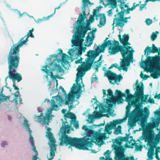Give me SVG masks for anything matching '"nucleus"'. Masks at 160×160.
Wrapping results in <instances>:
<instances>
[{"label": "nucleus", "mask_w": 160, "mask_h": 160, "mask_svg": "<svg viewBox=\"0 0 160 160\" xmlns=\"http://www.w3.org/2000/svg\"><path fill=\"white\" fill-rule=\"evenodd\" d=\"M33 30L34 29L32 28L29 31V32L25 37L22 38L17 45L14 44L11 47L7 57L8 75L6 78L5 80L6 81L7 79L9 78L12 80V86L15 90H17L14 95H20L19 91V88L16 86L15 82L17 81L18 82H19L22 79L21 75L19 73L16 72L20 59L19 54L20 48L28 41L29 37L34 38L32 33Z\"/></svg>", "instance_id": "f257e3e1"}, {"label": "nucleus", "mask_w": 160, "mask_h": 160, "mask_svg": "<svg viewBox=\"0 0 160 160\" xmlns=\"http://www.w3.org/2000/svg\"><path fill=\"white\" fill-rule=\"evenodd\" d=\"M141 83V86L137 85L136 87L137 91L135 92V97L137 99L135 101H131L130 99V101H128V105L126 107V116L127 117L134 116L135 118L138 119L140 118H143L144 115L143 110L141 109L139 106L141 97L144 95V85L142 82Z\"/></svg>", "instance_id": "f03ea898"}, {"label": "nucleus", "mask_w": 160, "mask_h": 160, "mask_svg": "<svg viewBox=\"0 0 160 160\" xmlns=\"http://www.w3.org/2000/svg\"><path fill=\"white\" fill-rule=\"evenodd\" d=\"M62 134L60 139V146H66L69 145L71 146L80 149L85 150L86 148L84 145L88 142H85L83 138H72L66 134L70 132V126L69 124L62 126L61 128Z\"/></svg>", "instance_id": "7ed1b4c3"}, {"label": "nucleus", "mask_w": 160, "mask_h": 160, "mask_svg": "<svg viewBox=\"0 0 160 160\" xmlns=\"http://www.w3.org/2000/svg\"><path fill=\"white\" fill-rule=\"evenodd\" d=\"M86 16L83 14H80L76 22L77 25L75 26V28L76 31L74 34L75 35V40L73 41V43L75 46L82 45V42L84 40V38L85 34L88 30H91L90 25L92 22L89 20H87L85 26L83 25Z\"/></svg>", "instance_id": "20e7f679"}, {"label": "nucleus", "mask_w": 160, "mask_h": 160, "mask_svg": "<svg viewBox=\"0 0 160 160\" xmlns=\"http://www.w3.org/2000/svg\"><path fill=\"white\" fill-rule=\"evenodd\" d=\"M87 133V137H84L83 138L86 142H88L84 144L86 148L85 150H88V147H92L93 145V142L95 143L99 146H101L103 143V140L107 138L105 135V133H100L91 129L89 128L86 125H84L82 128Z\"/></svg>", "instance_id": "39448f33"}, {"label": "nucleus", "mask_w": 160, "mask_h": 160, "mask_svg": "<svg viewBox=\"0 0 160 160\" xmlns=\"http://www.w3.org/2000/svg\"><path fill=\"white\" fill-rule=\"evenodd\" d=\"M108 39V38H106L104 41L105 43L100 46H98L95 50H90L88 52V58H86L85 62H83L82 63H85V65L89 69H91L92 62L99 55L100 53L104 52L105 47L112 44L111 40L107 41Z\"/></svg>", "instance_id": "423d86ee"}, {"label": "nucleus", "mask_w": 160, "mask_h": 160, "mask_svg": "<svg viewBox=\"0 0 160 160\" xmlns=\"http://www.w3.org/2000/svg\"><path fill=\"white\" fill-rule=\"evenodd\" d=\"M60 61V59L58 60L55 59L51 63L49 66L48 67V69H47V66L46 65L43 67V68L44 69H42V70L46 73L47 75L46 77L47 78H48V76L49 75L53 80L55 79L56 77H57L58 78H60L58 76V75H54L52 72L54 70H56L57 72H63L64 70L59 64V63L57 64L55 62V61H57L59 63Z\"/></svg>", "instance_id": "0eeeda50"}, {"label": "nucleus", "mask_w": 160, "mask_h": 160, "mask_svg": "<svg viewBox=\"0 0 160 160\" xmlns=\"http://www.w3.org/2000/svg\"><path fill=\"white\" fill-rule=\"evenodd\" d=\"M114 142L116 144L113 145V148L115 151L116 158L118 160H134L133 157H127L122 159L123 148L121 146L122 142L120 138H116Z\"/></svg>", "instance_id": "6e6552de"}, {"label": "nucleus", "mask_w": 160, "mask_h": 160, "mask_svg": "<svg viewBox=\"0 0 160 160\" xmlns=\"http://www.w3.org/2000/svg\"><path fill=\"white\" fill-rule=\"evenodd\" d=\"M125 11V10H124V11H121L114 15L113 22L116 26H119L122 28L124 26L125 23L128 22V17H124Z\"/></svg>", "instance_id": "1a4fd4ad"}, {"label": "nucleus", "mask_w": 160, "mask_h": 160, "mask_svg": "<svg viewBox=\"0 0 160 160\" xmlns=\"http://www.w3.org/2000/svg\"><path fill=\"white\" fill-rule=\"evenodd\" d=\"M112 44L110 45L108 48V52L110 55H114L120 52L122 58H126L123 50L119 45V42L115 40L113 41Z\"/></svg>", "instance_id": "9d476101"}, {"label": "nucleus", "mask_w": 160, "mask_h": 160, "mask_svg": "<svg viewBox=\"0 0 160 160\" xmlns=\"http://www.w3.org/2000/svg\"><path fill=\"white\" fill-rule=\"evenodd\" d=\"M122 44L123 45H120V47L122 48L126 58L133 61L134 51L131 47L128 46L130 45V43L128 41H125Z\"/></svg>", "instance_id": "9b49d317"}, {"label": "nucleus", "mask_w": 160, "mask_h": 160, "mask_svg": "<svg viewBox=\"0 0 160 160\" xmlns=\"http://www.w3.org/2000/svg\"><path fill=\"white\" fill-rule=\"evenodd\" d=\"M52 108H50L48 110V113L46 114L45 116L42 117L40 116H37V118L39 120L38 122L41 123L42 125H48L51 121L52 120V118L53 117L52 115H51Z\"/></svg>", "instance_id": "f8f14e48"}, {"label": "nucleus", "mask_w": 160, "mask_h": 160, "mask_svg": "<svg viewBox=\"0 0 160 160\" xmlns=\"http://www.w3.org/2000/svg\"><path fill=\"white\" fill-rule=\"evenodd\" d=\"M125 92L127 94L126 95L124 93H123L118 90H116L115 92V95L117 97V102H118L120 100H123L122 97H125L126 98V101H130V99H132L133 97V95L130 93V90L128 89L126 90Z\"/></svg>", "instance_id": "ddd939ff"}, {"label": "nucleus", "mask_w": 160, "mask_h": 160, "mask_svg": "<svg viewBox=\"0 0 160 160\" xmlns=\"http://www.w3.org/2000/svg\"><path fill=\"white\" fill-rule=\"evenodd\" d=\"M125 120H124L123 119H118L113 120L112 122H111L109 124H107L105 127V135L106 133H108L109 134H111L112 132L110 130L112 129H114L116 125L117 124H121Z\"/></svg>", "instance_id": "4468645a"}, {"label": "nucleus", "mask_w": 160, "mask_h": 160, "mask_svg": "<svg viewBox=\"0 0 160 160\" xmlns=\"http://www.w3.org/2000/svg\"><path fill=\"white\" fill-rule=\"evenodd\" d=\"M85 63H82L81 65L79 66L77 68V71H78V73L76 74V82L77 84L80 81L86 73V72L90 69H89L85 65Z\"/></svg>", "instance_id": "2eb2a0df"}, {"label": "nucleus", "mask_w": 160, "mask_h": 160, "mask_svg": "<svg viewBox=\"0 0 160 160\" xmlns=\"http://www.w3.org/2000/svg\"><path fill=\"white\" fill-rule=\"evenodd\" d=\"M121 60L122 61L120 62V67H118V65L117 63L113 64V67L118 69L119 70L123 69L126 72L127 71L128 67L129 66L131 62H133V61L127 58H122Z\"/></svg>", "instance_id": "dca6fc26"}, {"label": "nucleus", "mask_w": 160, "mask_h": 160, "mask_svg": "<svg viewBox=\"0 0 160 160\" xmlns=\"http://www.w3.org/2000/svg\"><path fill=\"white\" fill-rule=\"evenodd\" d=\"M106 76L108 78L110 82L112 84H114V82H112L113 80L114 81V83L117 84L118 81L120 82L123 78L122 76L119 74L118 75L115 73L112 72L110 70H107L106 73Z\"/></svg>", "instance_id": "f3484780"}, {"label": "nucleus", "mask_w": 160, "mask_h": 160, "mask_svg": "<svg viewBox=\"0 0 160 160\" xmlns=\"http://www.w3.org/2000/svg\"><path fill=\"white\" fill-rule=\"evenodd\" d=\"M76 88V87L74 86H72L71 88V91L68 93V97L66 99L65 104L68 106L69 110H70L73 107V106L72 105L69 106L70 104L69 102L74 101L75 97L73 95V94H76L78 93V92L77 91H75V89Z\"/></svg>", "instance_id": "a211bd4d"}, {"label": "nucleus", "mask_w": 160, "mask_h": 160, "mask_svg": "<svg viewBox=\"0 0 160 160\" xmlns=\"http://www.w3.org/2000/svg\"><path fill=\"white\" fill-rule=\"evenodd\" d=\"M155 124L154 122L148 125L147 128L148 129L147 134L145 137L146 138H154V132L153 129L155 128Z\"/></svg>", "instance_id": "6ab92c4d"}, {"label": "nucleus", "mask_w": 160, "mask_h": 160, "mask_svg": "<svg viewBox=\"0 0 160 160\" xmlns=\"http://www.w3.org/2000/svg\"><path fill=\"white\" fill-rule=\"evenodd\" d=\"M144 55H146L147 56H148L151 53H154L157 52L160 53L159 48L158 49L157 47L155 46L154 44H152V47H149L148 46L144 50Z\"/></svg>", "instance_id": "aec40b11"}, {"label": "nucleus", "mask_w": 160, "mask_h": 160, "mask_svg": "<svg viewBox=\"0 0 160 160\" xmlns=\"http://www.w3.org/2000/svg\"><path fill=\"white\" fill-rule=\"evenodd\" d=\"M65 121L64 124L62 126H64L65 124L68 125V121L70 122L72 121L75 120L76 118V117L74 114L72 112H67L65 114H64Z\"/></svg>", "instance_id": "412c9836"}, {"label": "nucleus", "mask_w": 160, "mask_h": 160, "mask_svg": "<svg viewBox=\"0 0 160 160\" xmlns=\"http://www.w3.org/2000/svg\"><path fill=\"white\" fill-rule=\"evenodd\" d=\"M88 35L85 40V45L86 46L89 47L93 43V41L95 38L94 34L92 32H90L88 33Z\"/></svg>", "instance_id": "4be33fe9"}, {"label": "nucleus", "mask_w": 160, "mask_h": 160, "mask_svg": "<svg viewBox=\"0 0 160 160\" xmlns=\"http://www.w3.org/2000/svg\"><path fill=\"white\" fill-rule=\"evenodd\" d=\"M148 142V145L150 146V148H149L148 151V152L153 153L154 154V148L155 146L154 145V142L153 141L154 138H146Z\"/></svg>", "instance_id": "5701e85b"}, {"label": "nucleus", "mask_w": 160, "mask_h": 160, "mask_svg": "<svg viewBox=\"0 0 160 160\" xmlns=\"http://www.w3.org/2000/svg\"><path fill=\"white\" fill-rule=\"evenodd\" d=\"M49 146L50 148V158L48 159V160H50L54 158L55 156V152L57 150V145L56 144H49Z\"/></svg>", "instance_id": "b1692460"}, {"label": "nucleus", "mask_w": 160, "mask_h": 160, "mask_svg": "<svg viewBox=\"0 0 160 160\" xmlns=\"http://www.w3.org/2000/svg\"><path fill=\"white\" fill-rule=\"evenodd\" d=\"M128 120V124L131 127L135 126L136 125V122L138 121L140 119L143 118H140L138 119L135 118L134 116H129Z\"/></svg>", "instance_id": "393cba45"}, {"label": "nucleus", "mask_w": 160, "mask_h": 160, "mask_svg": "<svg viewBox=\"0 0 160 160\" xmlns=\"http://www.w3.org/2000/svg\"><path fill=\"white\" fill-rule=\"evenodd\" d=\"M82 2L83 5L81 7V8L82 10V13L84 16H86V7L88 6V4L92 5H93V3H91L89 0H82Z\"/></svg>", "instance_id": "a878e982"}, {"label": "nucleus", "mask_w": 160, "mask_h": 160, "mask_svg": "<svg viewBox=\"0 0 160 160\" xmlns=\"http://www.w3.org/2000/svg\"><path fill=\"white\" fill-rule=\"evenodd\" d=\"M107 91L108 93L107 96L109 98L106 99L107 102L108 103H113V100L111 98L113 97L112 91L111 89H109Z\"/></svg>", "instance_id": "bb28decb"}, {"label": "nucleus", "mask_w": 160, "mask_h": 160, "mask_svg": "<svg viewBox=\"0 0 160 160\" xmlns=\"http://www.w3.org/2000/svg\"><path fill=\"white\" fill-rule=\"evenodd\" d=\"M47 135H46L47 138L51 142L50 144H55L56 141L55 139L53 137V134L51 132H46Z\"/></svg>", "instance_id": "cd10ccee"}, {"label": "nucleus", "mask_w": 160, "mask_h": 160, "mask_svg": "<svg viewBox=\"0 0 160 160\" xmlns=\"http://www.w3.org/2000/svg\"><path fill=\"white\" fill-rule=\"evenodd\" d=\"M100 22L99 25H98L99 27H101L102 26H104L106 22V18L104 13H100Z\"/></svg>", "instance_id": "c85d7f7f"}, {"label": "nucleus", "mask_w": 160, "mask_h": 160, "mask_svg": "<svg viewBox=\"0 0 160 160\" xmlns=\"http://www.w3.org/2000/svg\"><path fill=\"white\" fill-rule=\"evenodd\" d=\"M123 38H121V35H119V41L121 43H123V42H124L125 41H128L129 39V36L128 34H124L122 36Z\"/></svg>", "instance_id": "c756f323"}, {"label": "nucleus", "mask_w": 160, "mask_h": 160, "mask_svg": "<svg viewBox=\"0 0 160 160\" xmlns=\"http://www.w3.org/2000/svg\"><path fill=\"white\" fill-rule=\"evenodd\" d=\"M70 127H71V126L73 124V126L76 129H78L79 128V124L78 123V121H77L76 120H76H73L72 121H71L70 122Z\"/></svg>", "instance_id": "7c9ffc66"}, {"label": "nucleus", "mask_w": 160, "mask_h": 160, "mask_svg": "<svg viewBox=\"0 0 160 160\" xmlns=\"http://www.w3.org/2000/svg\"><path fill=\"white\" fill-rule=\"evenodd\" d=\"M72 37H73V38L72 39V40H71V42L72 44V45L73 46H75V47H77L78 48H82V51H83L84 52H85L86 49V48L85 47H84L83 48L82 47V45H83V41L82 42V45H81H81L75 46L74 45V44L73 43V41L75 39V35H73Z\"/></svg>", "instance_id": "2f4dec72"}, {"label": "nucleus", "mask_w": 160, "mask_h": 160, "mask_svg": "<svg viewBox=\"0 0 160 160\" xmlns=\"http://www.w3.org/2000/svg\"><path fill=\"white\" fill-rule=\"evenodd\" d=\"M68 56L65 53H63L62 55V57L61 59V62L62 63L66 64L68 62L67 60V58L68 57Z\"/></svg>", "instance_id": "473e14b6"}, {"label": "nucleus", "mask_w": 160, "mask_h": 160, "mask_svg": "<svg viewBox=\"0 0 160 160\" xmlns=\"http://www.w3.org/2000/svg\"><path fill=\"white\" fill-rule=\"evenodd\" d=\"M115 130L114 132V133L116 135H118L121 133L122 132V127L120 125H119L117 128H115Z\"/></svg>", "instance_id": "72a5a7b5"}, {"label": "nucleus", "mask_w": 160, "mask_h": 160, "mask_svg": "<svg viewBox=\"0 0 160 160\" xmlns=\"http://www.w3.org/2000/svg\"><path fill=\"white\" fill-rule=\"evenodd\" d=\"M52 15H49L47 17H44L42 19H38L37 20V22L39 23L46 20H48L52 17Z\"/></svg>", "instance_id": "f704fd0d"}, {"label": "nucleus", "mask_w": 160, "mask_h": 160, "mask_svg": "<svg viewBox=\"0 0 160 160\" xmlns=\"http://www.w3.org/2000/svg\"><path fill=\"white\" fill-rule=\"evenodd\" d=\"M159 34L158 31H156L155 33L153 32L152 33L151 36V39L152 41H154L157 38V34Z\"/></svg>", "instance_id": "c9c22d12"}, {"label": "nucleus", "mask_w": 160, "mask_h": 160, "mask_svg": "<svg viewBox=\"0 0 160 160\" xmlns=\"http://www.w3.org/2000/svg\"><path fill=\"white\" fill-rule=\"evenodd\" d=\"M0 96L2 98H1L0 97V99L1 100V101H6L8 99L9 100H10V96H6L2 94V95H0Z\"/></svg>", "instance_id": "e433bc0d"}, {"label": "nucleus", "mask_w": 160, "mask_h": 160, "mask_svg": "<svg viewBox=\"0 0 160 160\" xmlns=\"http://www.w3.org/2000/svg\"><path fill=\"white\" fill-rule=\"evenodd\" d=\"M52 104L51 108H52L53 110H56L58 108L57 105L56 104V103L54 100L53 99L52 100Z\"/></svg>", "instance_id": "4c0bfd02"}, {"label": "nucleus", "mask_w": 160, "mask_h": 160, "mask_svg": "<svg viewBox=\"0 0 160 160\" xmlns=\"http://www.w3.org/2000/svg\"><path fill=\"white\" fill-rule=\"evenodd\" d=\"M88 119L90 120V122L88 120V121L89 122L91 123H93L94 121V119L95 118V114L94 115H92L90 114H89L88 115Z\"/></svg>", "instance_id": "58836bf2"}, {"label": "nucleus", "mask_w": 160, "mask_h": 160, "mask_svg": "<svg viewBox=\"0 0 160 160\" xmlns=\"http://www.w3.org/2000/svg\"><path fill=\"white\" fill-rule=\"evenodd\" d=\"M126 136L125 137H120L122 142L123 141L127 142L128 141L129 134H128L127 133H126Z\"/></svg>", "instance_id": "ea45409f"}, {"label": "nucleus", "mask_w": 160, "mask_h": 160, "mask_svg": "<svg viewBox=\"0 0 160 160\" xmlns=\"http://www.w3.org/2000/svg\"><path fill=\"white\" fill-rule=\"evenodd\" d=\"M78 52L77 53L78 56H81L82 53V48H77Z\"/></svg>", "instance_id": "a19ab883"}, {"label": "nucleus", "mask_w": 160, "mask_h": 160, "mask_svg": "<svg viewBox=\"0 0 160 160\" xmlns=\"http://www.w3.org/2000/svg\"><path fill=\"white\" fill-rule=\"evenodd\" d=\"M98 81V78L95 74H93L92 78V82H96Z\"/></svg>", "instance_id": "79ce46f5"}, {"label": "nucleus", "mask_w": 160, "mask_h": 160, "mask_svg": "<svg viewBox=\"0 0 160 160\" xmlns=\"http://www.w3.org/2000/svg\"><path fill=\"white\" fill-rule=\"evenodd\" d=\"M148 95H145L144 96H142L141 98V101L142 102H147V100L148 99Z\"/></svg>", "instance_id": "37998d69"}, {"label": "nucleus", "mask_w": 160, "mask_h": 160, "mask_svg": "<svg viewBox=\"0 0 160 160\" xmlns=\"http://www.w3.org/2000/svg\"><path fill=\"white\" fill-rule=\"evenodd\" d=\"M160 118H159L157 119V120H155V128H158L159 124L160 123Z\"/></svg>", "instance_id": "c03bdc74"}, {"label": "nucleus", "mask_w": 160, "mask_h": 160, "mask_svg": "<svg viewBox=\"0 0 160 160\" xmlns=\"http://www.w3.org/2000/svg\"><path fill=\"white\" fill-rule=\"evenodd\" d=\"M140 77L141 78H142L143 80H146L149 77L148 76L142 74H140Z\"/></svg>", "instance_id": "a18cd8bd"}, {"label": "nucleus", "mask_w": 160, "mask_h": 160, "mask_svg": "<svg viewBox=\"0 0 160 160\" xmlns=\"http://www.w3.org/2000/svg\"><path fill=\"white\" fill-rule=\"evenodd\" d=\"M145 22L147 25H150L152 23V20L149 18H147L146 19Z\"/></svg>", "instance_id": "49530a36"}, {"label": "nucleus", "mask_w": 160, "mask_h": 160, "mask_svg": "<svg viewBox=\"0 0 160 160\" xmlns=\"http://www.w3.org/2000/svg\"><path fill=\"white\" fill-rule=\"evenodd\" d=\"M95 16H94L93 15H90L88 20L90 21L91 22H94L95 20L94 17Z\"/></svg>", "instance_id": "de8ad7c7"}, {"label": "nucleus", "mask_w": 160, "mask_h": 160, "mask_svg": "<svg viewBox=\"0 0 160 160\" xmlns=\"http://www.w3.org/2000/svg\"><path fill=\"white\" fill-rule=\"evenodd\" d=\"M154 155V154L148 152V158L150 160H152L153 159V156Z\"/></svg>", "instance_id": "09e8293b"}, {"label": "nucleus", "mask_w": 160, "mask_h": 160, "mask_svg": "<svg viewBox=\"0 0 160 160\" xmlns=\"http://www.w3.org/2000/svg\"><path fill=\"white\" fill-rule=\"evenodd\" d=\"M58 50L59 51V52L57 54H55L54 55H53L52 56L54 55V57L57 58L58 56V55H60L61 54H62L63 53H62V51L61 49H59Z\"/></svg>", "instance_id": "8fccbe9b"}, {"label": "nucleus", "mask_w": 160, "mask_h": 160, "mask_svg": "<svg viewBox=\"0 0 160 160\" xmlns=\"http://www.w3.org/2000/svg\"><path fill=\"white\" fill-rule=\"evenodd\" d=\"M111 7L112 8V9L110 10L109 11H107L108 15L109 17H111L112 14V10L114 8H112V6L111 5Z\"/></svg>", "instance_id": "3c124183"}, {"label": "nucleus", "mask_w": 160, "mask_h": 160, "mask_svg": "<svg viewBox=\"0 0 160 160\" xmlns=\"http://www.w3.org/2000/svg\"><path fill=\"white\" fill-rule=\"evenodd\" d=\"M62 5H63V4L62 3H60V4L59 5L58 7L56 8H55L54 11L53 13L50 15H52V17L55 14V12H56V10L59 9L60 7H61L62 6Z\"/></svg>", "instance_id": "603ef678"}, {"label": "nucleus", "mask_w": 160, "mask_h": 160, "mask_svg": "<svg viewBox=\"0 0 160 160\" xmlns=\"http://www.w3.org/2000/svg\"><path fill=\"white\" fill-rule=\"evenodd\" d=\"M32 146V150L35 152V154H38V152L37 151L36 148V147L34 143L31 144Z\"/></svg>", "instance_id": "864d4df0"}, {"label": "nucleus", "mask_w": 160, "mask_h": 160, "mask_svg": "<svg viewBox=\"0 0 160 160\" xmlns=\"http://www.w3.org/2000/svg\"><path fill=\"white\" fill-rule=\"evenodd\" d=\"M95 116L98 118H100L102 117V114L98 112H96L95 115Z\"/></svg>", "instance_id": "5fc2aeb1"}, {"label": "nucleus", "mask_w": 160, "mask_h": 160, "mask_svg": "<svg viewBox=\"0 0 160 160\" xmlns=\"http://www.w3.org/2000/svg\"><path fill=\"white\" fill-rule=\"evenodd\" d=\"M136 149L137 151H141L142 147L141 145H136L135 146Z\"/></svg>", "instance_id": "6e6d98bb"}, {"label": "nucleus", "mask_w": 160, "mask_h": 160, "mask_svg": "<svg viewBox=\"0 0 160 160\" xmlns=\"http://www.w3.org/2000/svg\"><path fill=\"white\" fill-rule=\"evenodd\" d=\"M24 124L25 126L26 127V128H28V127H29V125L28 123V121L27 119H25L24 120Z\"/></svg>", "instance_id": "4d7b16f0"}, {"label": "nucleus", "mask_w": 160, "mask_h": 160, "mask_svg": "<svg viewBox=\"0 0 160 160\" xmlns=\"http://www.w3.org/2000/svg\"><path fill=\"white\" fill-rule=\"evenodd\" d=\"M29 142L31 144L34 143V139L32 135L29 136Z\"/></svg>", "instance_id": "13d9d810"}, {"label": "nucleus", "mask_w": 160, "mask_h": 160, "mask_svg": "<svg viewBox=\"0 0 160 160\" xmlns=\"http://www.w3.org/2000/svg\"><path fill=\"white\" fill-rule=\"evenodd\" d=\"M110 152H111L109 150L105 152L104 153V155L106 156V158H107V157H109V158H110L108 156L110 155Z\"/></svg>", "instance_id": "bf43d9fd"}, {"label": "nucleus", "mask_w": 160, "mask_h": 160, "mask_svg": "<svg viewBox=\"0 0 160 160\" xmlns=\"http://www.w3.org/2000/svg\"><path fill=\"white\" fill-rule=\"evenodd\" d=\"M100 8H98V9L96 8L95 9H94L93 10V15H94V16L96 15H98V14H97V11H98L99 10V9Z\"/></svg>", "instance_id": "052dcab7"}, {"label": "nucleus", "mask_w": 160, "mask_h": 160, "mask_svg": "<svg viewBox=\"0 0 160 160\" xmlns=\"http://www.w3.org/2000/svg\"><path fill=\"white\" fill-rule=\"evenodd\" d=\"M100 160H113L112 158H109V157H107L106 159H105V158L103 157H101L100 158Z\"/></svg>", "instance_id": "680f3d73"}, {"label": "nucleus", "mask_w": 160, "mask_h": 160, "mask_svg": "<svg viewBox=\"0 0 160 160\" xmlns=\"http://www.w3.org/2000/svg\"><path fill=\"white\" fill-rule=\"evenodd\" d=\"M148 102L151 103H154L155 101L152 98H151V97H150L148 100Z\"/></svg>", "instance_id": "e2e57ef3"}, {"label": "nucleus", "mask_w": 160, "mask_h": 160, "mask_svg": "<svg viewBox=\"0 0 160 160\" xmlns=\"http://www.w3.org/2000/svg\"><path fill=\"white\" fill-rule=\"evenodd\" d=\"M38 156V154L36 153L33 156V157L32 158V160H37L38 158L37 156Z\"/></svg>", "instance_id": "0e129e2a"}, {"label": "nucleus", "mask_w": 160, "mask_h": 160, "mask_svg": "<svg viewBox=\"0 0 160 160\" xmlns=\"http://www.w3.org/2000/svg\"><path fill=\"white\" fill-rule=\"evenodd\" d=\"M144 113L146 114V117L148 118L149 114V110L148 109H147V110L145 111Z\"/></svg>", "instance_id": "69168bd1"}, {"label": "nucleus", "mask_w": 160, "mask_h": 160, "mask_svg": "<svg viewBox=\"0 0 160 160\" xmlns=\"http://www.w3.org/2000/svg\"><path fill=\"white\" fill-rule=\"evenodd\" d=\"M82 58H81L80 59H78L76 61H75V63L76 64H78L79 63H81V62H81V61L82 60Z\"/></svg>", "instance_id": "338daca9"}, {"label": "nucleus", "mask_w": 160, "mask_h": 160, "mask_svg": "<svg viewBox=\"0 0 160 160\" xmlns=\"http://www.w3.org/2000/svg\"><path fill=\"white\" fill-rule=\"evenodd\" d=\"M102 110V112H106V109L104 107V106H103L101 107Z\"/></svg>", "instance_id": "774afa93"}]
</instances>
